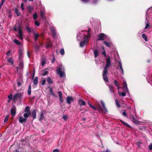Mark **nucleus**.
<instances>
[{
  "label": "nucleus",
  "mask_w": 152,
  "mask_h": 152,
  "mask_svg": "<svg viewBox=\"0 0 152 152\" xmlns=\"http://www.w3.org/2000/svg\"><path fill=\"white\" fill-rule=\"evenodd\" d=\"M50 94L52 95L55 98H56L57 97V95L55 94L54 92H53L51 93Z\"/></svg>",
  "instance_id": "59"
},
{
  "label": "nucleus",
  "mask_w": 152,
  "mask_h": 152,
  "mask_svg": "<svg viewBox=\"0 0 152 152\" xmlns=\"http://www.w3.org/2000/svg\"><path fill=\"white\" fill-rule=\"evenodd\" d=\"M118 64H119V66L120 67V68L122 71L121 73H124V70L122 68V65L121 62H119Z\"/></svg>",
  "instance_id": "35"
},
{
  "label": "nucleus",
  "mask_w": 152,
  "mask_h": 152,
  "mask_svg": "<svg viewBox=\"0 0 152 152\" xmlns=\"http://www.w3.org/2000/svg\"><path fill=\"white\" fill-rule=\"evenodd\" d=\"M19 29H18V36L20 39L22 40L23 39V31H22L21 26L19 25L18 26Z\"/></svg>",
  "instance_id": "6"
},
{
  "label": "nucleus",
  "mask_w": 152,
  "mask_h": 152,
  "mask_svg": "<svg viewBox=\"0 0 152 152\" xmlns=\"http://www.w3.org/2000/svg\"><path fill=\"white\" fill-rule=\"evenodd\" d=\"M113 83L114 85L116 86H118V85H119V83L116 80H114Z\"/></svg>",
  "instance_id": "43"
},
{
  "label": "nucleus",
  "mask_w": 152,
  "mask_h": 152,
  "mask_svg": "<svg viewBox=\"0 0 152 152\" xmlns=\"http://www.w3.org/2000/svg\"><path fill=\"white\" fill-rule=\"evenodd\" d=\"M31 84H30L28 86V94L29 95H30L31 94Z\"/></svg>",
  "instance_id": "30"
},
{
  "label": "nucleus",
  "mask_w": 152,
  "mask_h": 152,
  "mask_svg": "<svg viewBox=\"0 0 152 152\" xmlns=\"http://www.w3.org/2000/svg\"><path fill=\"white\" fill-rule=\"evenodd\" d=\"M47 81L48 83L49 84H52L53 82L51 79L50 77H48L47 79Z\"/></svg>",
  "instance_id": "33"
},
{
  "label": "nucleus",
  "mask_w": 152,
  "mask_h": 152,
  "mask_svg": "<svg viewBox=\"0 0 152 152\" xmlns=\"http://www.w3.org/2000/svg\"><path fill=\"white\" fill-rule=\"evenodd\" d=\"M26 28L27 30V31L29 33L31 32L33 30L31 28H30L28 26H27L26 27Z\"/></svg>",
  "instance_id": "41"
},
{
  "label": "nucleus",
  "mask_w": 152,
  "mask_h": 152,
  "mask_svg": "<svg viewBox=\"0 0 152 152\" xmlns=\"http://www.w3.org/2000/svg\"><path fill=\"white\" fill-rule=\"evenodd\" d=\"M63 119L65 121H66L68 118V115H64L63 116Z\"/></svg>",
  "instance_id": "49"
},
{
  "label": "nucleus",
  "mask_w": 152,
  "mask_h": 152,
  "mask_svg": "<svg viewBox=\"0 0 152 152\" xmlns=\"http://www.w3.org/2000/svg\"><path fill=\"white\" fill-rule=\"evenodd\" d=\"M38 78L36 77L33 80L34 84L35 85H37L38 83Z\"/></svg>",
  "instance_id": "29"
},
{
  "label": "nucleus",
  "mask_w": 152,
  "mask_h": 152,
  "mask_svg": "<svg viewBox=\"0 0 152 152\" xmlns=\"http://www.w3.org/2000/svg\"><path fill=\"white\" fill-rule=\"evenodd\" d=\"M18 55L19 56V59L20 60L21 55H22V53L21 52H20L18 53Z\"/></svg>",
  "instance_id": "63"
},
{
  "label": "nucleus",
  "mask_w": 152,
  "mask_h": 152,
  "mask_svg": "<svg viewBox=\"0 0 152 152\" xmlns=\"http://www.w3.org/2000/svg\"><path fill=\"white\" fill-rule=\"evenodd\" d=\"M78 103L81 106L82 105H85L86 104V102L83 100L81 99H79L78 101Z\"/></svg>",
  "instance_id": "12"
},
{
  "label": "nucleus",
  "mask_w": 152,
  "mask_h": 152,
  "mask_svg": "<svg viewBox=\"0 0 152 152\" xmlns=\"http://www.w3.org/2000/svg\"><path fill=\"white\" fill-rule=\"evenodd\" d=\"M23 96L21 92L16 93L13 96L12 100L14 102H15L18 99H20Z\"/></svg>",
  "instance_id": "4"
},
{
  "label": "nucleus",
  "mask_w": 152,
  "mask_h": 152,
  "mask_svg": "<svg viewBox=\"0 0 152 152\" xmlns=\"http://www.w3.org/2000/svg\"><path fill=\"white\" fill-rule=\"evenodd\" d=\"M46 61L44 59H42L41 61V65L42 66H43L45 63Z\"/></svg>",
  "instance_id": "46"
},
{
  "label": "nucleus",
  "mask_w": 152,
  "mask_h": 152,
  "mask_svg": "<svg viewBox=\"0 0 152 152\" xmlns=\"http://www.w3.org/2000/svg\"><path fill=\"white\" fill-rule=\"evenodd\" d=\"M53 46V45L50 42H48L46 44L45 47L46 48H48L52 47Z\"/></svg>",
  "instance_id": "24"
},
{
  "label": "nucleus",
  "mask_w": 152,
  "mask_h": 152,
  "mask_svg": "<svg viewBox=\"0 0 152 152\" xmlns=\"http://www.w3.org/2000/svg\"><path fill=\"white\" fill-rule=\"evenodd\" d=\"M94 57L95 58H96L98 55V53L97 50H94Z\"/></svg>",
  "instance_id": "42"
},
{
  "label": "nucleus",
  "mask_w": 152,
  "mask_h": 152,
  "mask_svg": "<svg viewBox=\"0 0 152 152\" xmlns=\"http://www.w3.org/2000/svg\"><path fill=\"white\" fill-rule=\"evenodd\" d=\"M9 117V115H7L5 117V118H4V122L6 123L7 122V121Z\"/></svg>",
  "instance_id": "45"
},
{
  "label": "nucleus",
  "mask_w": 152,
  "mask_h": 152,
  "mask_svg": "<svg viewBox=\"0 0 152 152\" xmlns=\"http://www.w3.org/2000/svg\"><path fill=\"white\" fill-rule=\"evenodd\" d=\"M15 13L18 16H20L21 14V12L18 9L16 8H15Z\"/></svg>",
  "instance_id": "21"
},
{
  "label": "nucleus",
  "mask_w": 152,
  "mask_h": 152,
  "mask_svg": "<svg viewBox=\"0 0 152 152\" xmlns=\"http://www.w3.org/2000/svg\"><path fill=\"white\" fill-rule=\"evenodd\" d=\"M89 106L92 108V109L94 110H97L96 107H95L94 106L91 104H89Z\"/></svg>",
  "instance_id": "47"
},
{
  "label": "nucleus",
  "mask_w": 152,
  "mask_h": 152,
  "mask_svg": "<svg viewBox=\"0 0 152 152\" xmlns=\"http://www.w3.org/2000/svg\"><path fill=\"white\" fill-rule=\"evenodd\" d=\"M101 103L103 108L104 109V110L105 111V112H108L107 109L105 106V104L104 102L103 101H102L101 102Z\"/></svg>",
  "instance_id": "22"
},
{
  "label": "nucleus",
  "mask_w": 152,
  "mask_h": 152,
  "mask_svg": "<svg viewBox=\"0 0 152 152\" xmlns=\"http://www.w3.org/2000/svg\"><path fill=\"white\" fill-rule=\"evenodd\" d=\"M125 110L122 113L123 115L125 117H126L127 116V114L126 113V112L125 111Z\"/></svg>",
  "instance_id": "56"
},
{
  "label": "nucleus",
  "mask_w": 152,
  "mask_h": 152,
  "mask_svg": "<svg viewBox=\"0 0 152 152\" xmlns=\"http://www.w3.org/2000/svg\"><path fill=\"white\" fill-rule=\"evenodd\" d=\"M109 88L111 92H113V93H115L114 90V87L111 85H109Z\"/></svg>",
  "instance_id": "28"
},
{
  "label": "nucleus",
  "mask_w": 152,
  "mask_h": 152,
  "mask_svg": "<svg viewBox=\"0 0 152 152\" xmlns=\"http://www.w3.org/2000/svg\"><path fill=\"white\" fill-rule=\"evenodd\" d=\"M120 121L121 122L123 125L126 126V127H129V128H131V127L128 124L125 123L123 121L121 120L120 119Z\"/></svg>",
  "instance_id": "19"
},
{
  "label": "nucleus",
  "mask_w": 152,
  "mask_h": 152,
  "mask_svg": "<svg viewBox=\"0 0 152 152\" xmlns=\"http://www.w3.org/2000/svg\"><path fill=\"white\" fill-rule=\"evenodd\" d=\"M34 24L35 25L38 26L40 25L39 23L37 21L35 20L34 22Z\"/></svg>",
  "instance_id": "51"
},
{
  "label": "nucleus",
  "mask_w": 152,
  "mask_h": 152,
  "mask_svg": "<svg viewBox=\"0 0 152 152\" xmlns=\"http://www.w3.org/2000/svg\"><path fill=\"white\" fill-rule=\"evenodd\" d=\"M46 82V79L45 78H43V80H42V85L43 86L45 84Z\"/></svg>",
  "instance_id": "53"
},
{
  "label": "nucleus",
  "mask_w": 152,
  "mask_h": 152,
  "mask_svg": "<svg viewBox=\"0 0 152 152\" xmlns=\"http://www.w3.org/2000/svg\"><path fill=\"white\" fill-rule=\"evenodd\" d=\"M12 94H10V95L8 96V98L10 100L12 99Z\"/></svg>",
  "instance_id": "54"
},
{
  "label": "nucleus",
  "mask_w": 152,
  "mask_h": 152,
  "mask_svg": "<svg viewBox=\"0 0 152 152\" xmlns=\"http://www.w3.org/2000/svg\"><path fill=\"white\" fill-rule=\"evenodd\" d=\"M106 65L103 69L102 77L104 81L106 82H108L109 80L107 77L108 70L107 68L111 65V60L109 56H108L106 59Z\"/></svg>",
  "instance_id": "1"
},
{
  "label": "nucleus",
  "mask_w": 152,
  "mask_h": 152,
  "mask_svg": "<svg viewBox=\"0 0 152 152\" xmlns=\"http://www.w3.org/2000/svg\"><path fill=\"white\" fill-rule=\"evenodd\" d=\"M27 9L28 13L31 14L32 13V11L33 10V8L30 5H28L27 7Z\"/></svg>",
  "instance_id": "13"
},
{
  "label": "nucleus",
  "mask_w": 152,
  "mask_h": 152,
  "mask_svg": "<svg viewBox=\"0 0 152 152\" xmlns=\"http://www.w3.org/2000/svg\"><path fill=\"white\" fill-rule=\"evenodd\" d=\"M64 66L62 65H60L58 70V74L59 75L60 77H66V74L64 72Z\"/></svg>",
  "instance_id": "2"
},
{
  "label": "nucleus",
  "mask_w": 152,
  "mask_h": 152,
  "mask_svg": "<svg viewBox=\"0 0 152 152\" xmlns=\"http://www.w3.org/2000/svg\"><path fill=\"white\" fill-rule=\"evenodd\" d=\"M121 95L123 96H125L126 95V93L124 92H122L121 93Z\"/></svg>",
  "instance_id": "58"
},
{
  "label": "nucleus",
  "mask_w": 152,
  "mask_h": 152,
  "mask_svg": "<svg viewBox=\"0 0 152 152\" xmlns=\"http://www.w3.org/2000/svg\"><path fill=\"white\" fill-rule=\"evenodd\" d=\"M4 2V0H1V3L0 4V10H1V8Z\"/></svg>",
  "instance_id": "48"
},
{
  "label": "nucleus",
  "mask_w": 152,
  "mask_h": 152,
  "mask_svg": "<svg viewBox=\"0 0 152 152\" xmlns=\"http://www.w3.org/2000/svg\"><path fill=\"white\" fill-rule=\"evenodd\" d=\"M33 19L35 20L37 19V14L36 12H35L33 16Z\"/></svg>",
  "instance_id": "38"
},
{
  "label": "nucleus",
  "mask_w": 152,
  "mask_h": 152,
  "mask_svg": "<svg viewBox=\"0 0 152 152\" xmlns=\"http://www.w3.org/2000/svg\"><path fill=\"white\" fill-rule=\"evenodd\" d=\"M31 114V113H26L23 114V116L25 118H27Z\"/></svg>",
  "instance_id": "32"
},
{
  "label": "nucleus",
  "mask_w": 152,
  "mask_h": 152,
  "mask_svg": "<svg viewBox=\"0 0 152 152\" xmlns=\"http://www.w3.org/2000/svg\"><path fill=\"white\" fill-rule=\"evenodd\" d=\"M58 96L59 97V100L60 101V102L61 103H62L64 101V100L63 99V94H62V93L61 92V91H58Z\"/></svg>",
  "instance_id": "11"
},
{
  "label": "nucleus",
  "mask_w": 152,
  "mask_h": 152,
  "mask_svg": "<svg viewBox=\"0 0 152 152\" xmlns=\"http://www.w3.org/2000/svg\"><path fill=\"white\" fill-rule=\"evenodd\" d=\"M34 48L36 50H38L39 49V47L37 45H36L34 46Z\"/></svg>",
  "instance_id": "57"
},
{
  "label": "nucleus",
  "mask_w": 152,
  "mask_h": 152,
  "mask_svg": "<svg viewBox=\"0 0 152 152\" xmlns=\"http://www.w3.org/2000/svg\"><path fill=\"white\" fill-rule=\"evenodd\" d=\"M122 88L124 92H128V90L127 87L126 82L124 80H123V84Z\"/></svg>",
  "instance_id": "8"
},
{
  "label": "nucleus",
  "mask_w": 152,
  "mask_h": 152,
  "mask_svg": "<svg viewBox=\"0 0 152 152\" xmlns=\"http://www.w3.org/2000/svg\"><path fill=\"white\" fill-rule=\"evenodd\" d=\"M107 35L104 34L102 33L99 34L98 35V40L99 41H103L107 37Z\"/></svg>",
  "instance_id": "5"
},
{
  "label": "nucleus",
  "mask_w": 152,
  "mask_h": 152,
  "mask_svg": "<svg viewBox=\"0 0 152 152\" xmlns=\"http://www.w3.org/2000/svg\"><path fill=\"white\" fill-rule=\"evenodd\" d=\"M34 36V39L35 41H36L39 36V34H36L34 32L33 34Z\"/></svg>",
  "instance_id": "25"
},
{
  "label": "nucleus",
  "mask_w": 152,
  "mask_h": 152,
  "mask_svg": "<svg viewBox=\"0 0 152 152\" xmlns=\"http://www.w3.org/2000/svg\"><path fill=\"white\" fill-rule=\"evenodd\" d=\"M103 49H104L103 47ZM102 55H103L105 57H106L107 56L106 53V52L104 50V51L102 53Z\"/></svg>",
  "instance_id": "52"
},
{
  "label": "nucleus",
  "mask_w": 152,
  "mask_h": 152,
  "mask_svg": "<svg viewBox=\"0 0 152 152\" xmlns=\"http://www.w3.org/2000/svg\"><path fill=\"white\" fill-rule=\"evenodd\" d=\"M142 37L144 39L145 41H148L147 37L145 34H142Z\"/></svg>",
  "instance_id": "36"
},
{
  "label": "nucleus",
  "mask_w": 152,
  "mask_h": 152,
  "mask_svg": "<svg viewBox=\"0 0 152 152\" xmlns=\"http://www.w3.org/2000/svg\"><path fill=\"white\" fill-rule=\"evenodd\" d=\"M59 150L58 149H56L53 150V152H59Z\"/></svg>",
  "instance_id": "62"
},
{
  "label": "nucleus",
  "mask_w": 152,
  "mask_h": 152,
  "mask_svg": "<svg viewBox=\"0 0 152 152\" xmlns=\"http://www.w3.org/2000/svg\"><path fill=\"white\" fill-rule=\"evenodd\" d=\"M40 15L42 20H45L46 19L45 15V11L44 10L40 11Z\"/></svg>",
  "instance_id": "10"
},
{
  "label": "nucleus",
  "mask_w": 152,
  "mask_h": 152,
  "mask_svg": "<svg viewBox=\"0 0 152 152\" xmlns=\"http://www.w3.org/2000/svg\"><path fill=\"white\" fill-rule=\"evenodd\" d=\"M142 144V142H139V141H137L136 142V145H137V146H140V145Z\"/></svg>",
  "instance_id": "55"
},
{
  "label": "nucleus",
  "mask_w": 152,
  "mask_h": 152,
  "mask_svg": "<svg viewBox=\"0 0 152 152\" xmlns=\"http://www.w3.org/2000/svg\"><path fill=\"white\" fill-rule=\"evenodd\" d=\"M67 103L69 104L71 103V102H74V99L72 96H68L66 99Z\"/></svg>",
  "instance_id": "7"
},
{
  "label": "nucleus",
  "mask_w": 152,
  "mask_h": 152,
  "mask_svg": "<svg viewBox=\"0 0 152 152\" xmlns=\"http://www.w3.org/2000/svg\"><path fill=\"white\" fill-rule=\"evenodd\" d=\"M24 111L26 113H31L30 112V107L28 106L26 107Z\"/></svg>",
  "instance_id": "26"
},
{
  "label": "nucleus",
  "mask_w": 152,
  "mask_h": 152,
  "mask_svg": "<svg viewBox=\"0 0 152 152\" xmlns=\"http://www.w3.org/2000/svg\"><path fill=\"white\" fill-rule=\"evenodd\" d=\"M37 112L35 110H33L32 112L31 115L33 119H34L36 118Z\"/></svg>",
  "instance_id": "14"
},
{
  "label": "nucleus",
  "mask_w": 152,
  "mask_h": 152,
  "mask_svg": "<svg viewBox=\"0 0 152 152\" xmlns=\"http://www.w3.org/2000/svg\"><path fill=\"white\" fill-rule=\"evenodd\" d=\"M18 86V87H19L21 85V82L22 81V79L21 78H19L17 79V80Z\"/></svg>",
  "instance_id": "15"
},
{
  "label": "nucleus",
  "mask_w": 152,
  "mask_h": 152,
  "mask_svg": "<svg viewBox=\"0 0 152 152\" xmlns=\"http://www.w3.org/2000/svg\"><path fill=\"white\" fill-rule=\"evenodd\" d=\"M14 42H15L16 44L17 45H20V42L17 39H15L14 40Z\"/></svg>",
  "instance_id": "40"
},
{
  "label": "nucleus",
  "mask_w": 152,
  "mask_h": 152,
  "mask_svg": "<svg viewBox=\"0 0 152 152\" xmlns=\"http://www.w3.org/2000/svg\"><path fill=\"white\" fill-rule=\"evenodd\" d=\"M24 6V4L23 3H22L21 4V10H23L24 9V8L23 7Z\"/></svg>",
  "instance_id": "60"
},
{
  "label": "nucleus",
  "mask_w": 152,
  "mask_h": 152,
  "mask_svg": "<svg viewBox=\"0 0 152 152\" xmlns=\"http://www.w3.org/2000/svg\"><path fill=\"white\" fill-rule=\"evenodd\" d=\"M96 108L97 110L100 113H103V112L104 110L100 105L96 107Z\"/></svg>",
  "instance_id": "16"
},
{
  "label": "nucleus",
  "mask_w": 152,
  "mask_h": 152,
  "mask_svg": "<svg viewBox=\"0 0 152 152\" xmlns=\"http://www.w3.org/2000/svg\"><path fill=\"white\" fill-rule=\"evenodd\" d=\"M26 120V119L24 118H23L22 116H20L19 117V121L20 123H23L25 122Z\"/></svg>",
  "instance_id": "17"
},
{
  "label": "nucleus",
  "mask_w": 152,
  "mask_h": 152,
  "mask_svg": "<svg viewBox=\"0 0 152 152\" xmlns=\"http://www.w3.org/2000/svg\"><path fill=\"white\" fill-rule=\"evenodd\" d=\"M115 103L117 105V106L118 107H119V108L121 107V104L117 99H115Z\"/></svg>",
  "instance_id": "39"
},
{
  "label": "nucleus",
  "mask_w": 152,
  "mask_h": 152,
  "mask_svg": "<svg viewBox=\"0 0 152 152\" xmlns=\"http://www.w3.org/2000/svg\"><path fill=\"white\" fill-rule=\"evenodd\" d=\"M44 118L43 113L42 112H41L40 118L39 119L40 121H42Z\"/></svg>",
  "instance_id": "34"
},
{
  "label": "nucleus",
  "mask_w": 152,
  "mask_h": 152,
  "mask_svg": "<svg viewBox=\"0 0 152 152\" xmlns=\"http://www.w3.org/2000/svg\"><path fill=\"white\" fill-rule=\"evenodd\" d=\"M87 43V42L84 40L81 41L80 42V47H83L86 45Z\"/></svg>",
  "instance_id": "18"
},
{
  "label": "nucleus",
  "mask_w": 152,
  "mask_h": 152,
  "mask_svg": "<svg viewBox=\"0 0 152 152\" xmlns=\"http://www.w3.org/2000/svg\"><path fill=\"white\" fill-rule=\"evenodd\" d=\"M7 61L11 63V65H13L14 64V61L12 58L10 57L7 59Z\"/></svg>",
  "instance_id": "20"
},
{
  "label": "nucleus",
  "mask_w": 152,
  "mask_h": 152,
  "mask_svg": "<svg viewBox=\"0 0 152 152\" xmlns=\"http://www.w3.org/2000/svg\"><path fill=\"white\" fill-rule=\"evenodd\" d=\"M129 119L134 123L136 125H138L140 124V122L138 120L137 117L131 115L129 116Z\"/></svg>",
  "instance_id": "3"
},
{
  "label": "nucleus",
  "mask_w": 152,
  "mask_h": 152,
  "mask_svg": "<svg viewBox=\"0 0 152 152\" xmlns=\"http://www.w3.org/2000/svg\"><path fill=\"white\" fill-rule=\"evenodd\" d=\"M10 112L11 115L13 116L15 115L16 113V107L15 105H13L12 106V108L11 109Z\"/></svg>",
  "instance_id": "9"
},
{
  "label": "nucleus",
  "mask_w": 152,
  "mask_h": 152,
  "mask_svg": "<svg viewBox=\"0 0 152 152\" xmlns=\"http://www.w3.org/2000/svg\"><path fill=\"white\" fill-rule=\"evenodd\" d=\"M46 68H45L43 70V73H41V75L45 76L48 74V72L47 71H46Z\"/></svg>",
  "instance_id": "27"
},
{
  "label": "nucleus",
  "mask_w": 152,
  "mask_h": 152,
  "mask_svg": "<svg viewBox=\"0 0 152 152\" xmlns=\"http://www.w3.org/2000/svg\"><path fill=\"white\" fill-rule=\"evenodd\" d=\"M148 148L150 150H152V143L149 145Z\"/></svg>",
  "instance_id": "61"
},
{
  "label": "nucleus",
  "mask_w": 152,
  "mask_h": 152,
  "mask_svg": "<svg viewBox=\"0 0 152 152\" xmlns=\"http://www.w3.org/2000/svg\"><path fill=\"white\" fill-rule=\"evenodd\" d=\"M103 43L107 47H110V44L109 42H107L105 41H104L103 42Z\"/></svg>",
  "instance_id": "37"
},
{
  "label": "nucleus",
  "mask_w": 152,
  "mask_h": 152,
  "mask_svg": "<svg viewBox=\"0 0 152 152\" xmlns=\"http://www.w3.org/2000/svg\"><path fill=\"white\" fill-rule=\"evenodd\" d=\"M60 52L61 55H64L65 53V52H64V49L63 48V49H61L60 50Z\"/></svg>",
  "instance_id": "44"
},
{
  "label": "nucleus",
  "mask_w": 152,
  "mask_h": 152,
  "mask_svg": "<svg viewBox=\"0 0 152 152\" xmlns=\"http://www.w3.org/2000/svg\"><path fill=\"white\" fill-rule=\"evenodd\" d=\"M55 57H53V58L52 59V60L51 62L52 63H54L55 62Z\"/></svg>",
  "instance_id": "64"
},
{
  "label": "nucleus",
  "mask_w": 152,
  "mask_h": 152,
  "mask_svg": "<svg viewBox=\"0 0 152 152\" xmlns=\"http://www.w3.org/2000/svg\"><path fill=\"white\" fill-rule=\"evenodd\" d=\"M20 67H21V68L22 69L23 68V63L22 61H20Z\"/></svg>",
  "instance_id": "50"
},
{
  "label": "nucleus",
  "mask_w": 152,
  "mask_h": 152,
  "mask_svg": "<svg viewBox=\"0 0 152 152\" xmlns=\"http://www.w3.org/2000/svg\"><path fill=\"white\" fill-rule=\"evenodd\" d=\"M51 32L52 33V35L53 37H55L56 35V33L55 30L54 29H51Z\"/></svg>",
  "instance_id": "23"
},
{
  "label": "nucleus",
  "mask_w": 152,
  "mask_h": 152,
  "mask_svg": "<svg viewBox=\"0 0 152 152\" xmlns=\"http://www.w3.org/2000/svg\"><path fill=\"white\" fill-rule=\"evenodd\" d=\"M90 37L87 36V35H85L83 37V40L85 41L86 42H88V39Z\"/></svg>",
  "instance_id": "31"
}]
</instances>
